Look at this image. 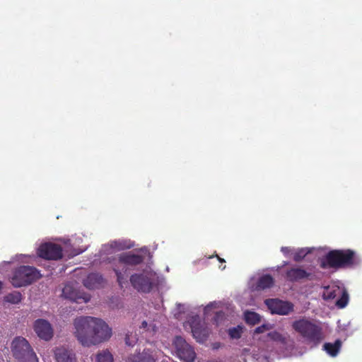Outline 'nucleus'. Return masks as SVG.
Listing matches in <instances>:
<instances>
[{"mask_svg":"<svg viewBox=\"0 0 362 362\" xmlns=\"http://www.w3.org/2000/svg\"><path fill=\"white\" fill-rule=\"evenodd\" d=\"M339 298L336 301V305L339 308H344L346 306L349 302V296L345 288H343L341 293L337 297Z\"/></svg>","mask_w":362,"mask_h":362,"instance_id":"23","label":"nucleus"},{"mask_svg":"<svg viewBox=\"0 0 362 362\" xmlns=\"http://www.w3.org/2000/svg\"><path fill=\"white\" fill-rule=\"evenodd\" d=\"M192 333L197 341L202 343L205 341L209 335V331L206 327L201 325L200 322L193 323L191 326Z\"/></svg>","mask_w":362,"mask_h":362,"instance_id":"16","label":"nucleus"},{"mask_svg":"<svg viewBox=\"0 0 362 362\" xmlns=\"http://www.w3.org/2000/svg\"><path fill=\"white\" fill-rule=\"evenodd\" d=\"M13 356L19 362H39L28 341L23 337H16L11 344Z\"/></svg>","mask_w":362,"mask_h":362,"instance_id":"5","label":"nucleus"},{"mask_svg":"<svg viewBox=\"0 0 362 362\" xmlns=\"http://www.w3.org/2000/svg\"><path fill=\"white\" fill-rule=\"evenodd\" d=\"M292 327L307 342L315 346L318 345L324 339L322 327L308 319L302 318L294 321Z\"/></svg>","mask_w":362,"mask_h":362,"instance_id":"4","label":"nucleus"},{"mask_svg":"<svg viewBox=\"0 0 362 362\" xmlns=\"http://www.w3.org/2000/svg\"><path fill=\"white\" fill-rule=\"evenodd\" d=\"M54 358L57 362H76L75 354L64 346L57 347L54 351Z\"/></svg>","mask_w":362,"mask_h":362,"instance_id":"14","label":"nucleus"},{"mask_svg":"<svg viewBox=\"0 0 362 362\" xmlns=\"http://www.w3.org/2000/svg\"><path fill=\"white\" fill-rule=\"evenodd\" d=\"M343 288L344 287L338 286L328 287L324 293V298L327 300H332L337 298L339 295H340V293H341Z\"/></svg>","mask_w":362,"mask_h":362,"instance_id":"20","label":"nucleus"},{"mask_svg":"<svg viewBox=\"0 0 362 362\" xmlns=\"http://www.w3.org/2000/svg\"><path fill=\"white\" fill-rule=\"evenodd\" d=\"M216 257H217V258H218V261H219V262H225V260H224L223 259L221 258V257H218V255H216Z\"/></svg>","mask_w":362,"mask_h":362,"instance_id":"34","label":"nucleus"},{"mask_svg":"<svg viewBox=\"0 0 362 362\" xmlns=\"http://www.w3.org/2000/svg\"><path fill=\"white\" fill-rule=\"evenodd\" d=\"M82 252H83L82 250H78H78H74L71 252V254H70V255H69V257H75V256H76V255H78L81 254Z\"/></svg>","mask_w":362,"mask_h":362,"instance_id":"32","label":"nucleus"},{"mask_svg":"<svg viewBox=\"0 0 362 362\" xmlns=\"http://www.w3.org/2000/svg\"><path fill=\"white\" fill-rule=\"evenodd\" d=\"M206 362H219V361H208Z\"/></svg>","mask_w":362,"mask_h":362,"instance_id":"35","label":"nucleus"},{"mask_svg":"<svg viewBox=\"0 0 362 362\" xmlns=\"http://www.w3.org/2000/svg\"><path fill=\"white\" fill-rule=\"evenodd\" d=\"M272 328V326L269 324H264L261 326H259L255 328L254 330V334H261L267 330H269Z\"/></svg>","mask_w":362,"mask_h":362,"instance_id":"29","label":"nucleus"},{"mask_svg":"<svg viewBox=\"0 0 362 362\" xmlns=\"http://www.w3.org/2000/svg\"><path fill=\"white\" fill-rule=\"evenodd\" d=\"M33 329L37 335L45 341L50 340L53 337V329L50 323L44 319H37L35 321Z\"/></svg>","mask_w":362,"mask_h":362,"instance_id":"11","label":"nucleus"},{"mask_svg":"<svg viewBox=\"0 0 362 362\" xmlns=\"http://www.w3.org/2000/svg\"><path fill=\"white\" fill-rule=\"evenodd\" d=\"M265 303L273 314L285 315L293 310V305L291 303L276 298L267 299Z\"/></svg>","mask_w":362,"mask_h":362,"instance_id":"10","label":"nucleus"},{"mask_svg":"<svg viewBox=\"0 0 362 362\" xmlns=\"http://www.w3.org/2000/svg\"><path fill=\"white\" fill-rule=\"evenodd\" d=\"M74 335L83 346H90L108 340L112 329L102 320L90 317H79L74 320Z\"/></svg>","mask_w":362,"mask_h":362,"instance_id":"1","label":"nucleus"},{"mask_svg":"<svg viewBox=\"0 0 362 362\" xmlns=\"http://www.w3.org/2000/svg\"><path fill=\"white\" fill-rule=\"evenodd\" d=\"M144 257L141 255L134 254L132 252H127L119 254L117 261L113 264V270L117 276V281L121 288L127 283V271L129 267H136L141 264Z\"/></svg>","mask_w":362,"mask_h":362,"instance_id":"3","label":"nucleus"},{"mask_svg":"<svg viewBox=\"0 0 362 362\" xmlns=\"http://www.w3.org/2000/svg\"><path fill=\"white\" fill-rule=\"evenodd\" d=\"M314 276L313 274L308 272L300 267H293L286 272V279L291 282H296L304 279L313 280Z\"/></svg>","mask_w":362,"mask_h":362,"instance_id":"13","label":"nucleus"},{"mask_svg":"<svg viewBox=\"0 0 362 362\" xmlns=\"http://www.w3.org/2000/svg\"><path fill=\"white\" fill-rule=\"evenodd\" d=\"M129 280L132 286L139 292L149 293L153 288L152 274L149 272L134 274Z\"/></svg>","mask_w":362,"mask_h":362,"instance_id":"7","label":"nucleus"},{"mask_svg":"<svg viewBox=\"0 0 362 362\" xmlns=\"http://www.w3.org/2000/svg\"><path fill=\"white\" fill-rule=\"evenodd\" d=\"M42 275L34 267L21 266L16 269L11 278V284L15 287H22L40 279Z\"/></svg>","mask_w":362,"mask_h":362,"instance_id":"6","label":"nucleus"},{"mask_svg":"<svg viewBox=\"0 0 362 362\" xmlns=\"http://www.w3.org/2000/svg\"><path fill=\"white\" fill-rule=\"evenodd\" d=\"M124 339L125 344L129 346H133L138 340L136 336L132 333H127Z\"/></svg>","mask_w":362,"mask_h":362,"instance_id":"28","label":"nucleus"},{"mask_svg":"<svg viewBox=\"0 0 362 362\" xmlns=\"http://www.w3.org/2000/svg\"><path fill=\"white\" fill-rule=\"evenodd\" d=\"M128 362H156L150 350H144L143 352L129 357Z\"/></svg>","mask_w":362,"mask_h":362,"instance_id":"17","label":"nucleus"},{"mask_svg":"<svg viewBox=\"0 0 362 362\" xmlns=\"http://www.w3.org/2000/svg\"><path fill=\"white\" fill-rule=\"evenodd\" d=\"M147 327V322L146 321H143L141 323V327L146 328Z\"/></svg>","mask_w":362,"mask_h":362,"instance_id":"33","label":"nucleus"},{"mask_svg":"<svg viewBox=\"0 0 362 362\" xmlns=\"http://www.w3.org/2000/svg\"><path fill=\"white\" fill-rule=\"evenodd\" d=\"M174 345L177 356L186 362H193L196 357L194 349L181 337H176Z\"/></svg>","mask_w":362,"mask_h":362,"instance_id":"8","label":"nucleus"},{"mask_svg":"<svg viewBox=\"0 0 362 362\" xmlns=\"http://www.w3.org/2000/svg\"><path fill=\"white\" fill-rule=\"evenodd\" d=\"M242 332L243 328L240 326H237L228 329V334L231 339H240L241 337Z\"/></svg>","mask_w":362,"mask_h":362,"instance_id":"26","label":"nucleus"},{"mask_svg":"<svg viewBox=\"0 0 362 362\" xmlns=\"http://www.w3.org/2000/svg\"><path fill=\"white\" fill-rule=\"evenodd\" d=\"M245 320L247 325H255L260 322L261 317L255 312L247 311L245 313Z\"/></svg>","mask_w":362,"mask_h":362,"instance_id":"22","label":"nucleus"},{"mask_svg":"<svg viewBox=\"0 0 362 362\" xmlns=\"http://www.w3.org/2000/svg\"><path fill=\"white\" fill-rule=\"evenodd\" d=\"M22 299V295L18 291H14L11 293H8L4 297V300L6 302L13 303V304H17L19 302H21Z\"/></svg>","mask_w":362,"mask_h":362,"instance_id":"25","label":"nucleus"},{"mask_svg":"<svg viewBox=\"0 0 362 362\" xmlns=\"http://www.w3.org/2000/svg\"><path fill=\"white\" fill-rule=\"evenodd\" d=\"M341 341L337 339L334 343H325L323 345L324 350L331 356H336L341 348Z\"/></svg>","mask_w":362,"mask_h":362,"instance_id":"19","label":"nucleus"},{"mask_svg":"<svg viewBox=\"0 0 362 362\" xmlns=\"http://www.w3.org/2000/svg\"><path fill=\"white\" fill-rule=\"evenodd\" d=\"M96 362H113L114 358L108 349L102 350L95 355Z\"/></svg>","mask_w":362,"mask_h":362,"instance_id":"21","label":"nucleus"},{"mask_svg":"<svg viewBox=\"0 0 362 362\" xmlns=\"http://www.w3.org/2000/svg\"><path fill=\"white\" fill-rule=\"evenodd\" d=\"M274 284V279L270 274H264L257 282V288L259 290L270 288Z\"/></svg>","mask_w":362,"mask_h":362,"instance_id":"18","label":"nucleus"},{"mask_svg":"<svg viewBox=\"0 0 362 362\" xmlns=\"http://www.w3.org/2000/svg\"><path fill=\"white\" fill-rule=\"evenodd\" d=\"M267 336L271 340L281 344L284 345L287 343V337L277 331L270 332L267 334Z\"/></svg>","mask_w":362,"mask_h":362,"instance_id":"24","label":"nucleus"},{"mask_svg":"<svg viewBox=\"0 0 362 362\" xmlns=\"http://www.w3.org/2000/svg\"><path fill=\"white\" fill-rule=\"evenodd\" d=\"M62 296L76 303H87L90 300V296L74 288L71 284H66L62 290Z\"/></svg>","mask_w":362,"mask_h":362,"instance_id":"12","label":"nucleus"},{"mask_svg":"<svg viewBox=\"0 0 362 362\" xmlns=\"http://www.w3.org/2000/svg\"><path fill=\"white\" fill-rule=\"evenodd\" d=\"M308 251L306 250L305 248H300L298 249L296 252L293 254V260L296 262H299L302 261L305 256L308 254Z\"/></svg>","mask_w":362,"mask_h":362,"instance_id":"27","label":"nucleus"},{"mask_svg":"<svg viewBox=\"0 0 362 362\" xmlns=\"http://www.w3.org/2000/svg\"><path fill=\"white\" fill-rule=\"evenodd\" d=\"M37 255L45 259L58 260L62 258V248L59 245L46 243L39 247Z\"/></svg>","mask_w":362,"mask_h":362,"instance_id":"9","label":"nucleus"},{"mask_svg":"<svg viewBox=\"0 0 362 362\" xmlns=\"http://www.w3.org/2000/svg\"><path fill=\"white\" fill-rule=\"evenodd\" d=\"M225 316V313L223 311L217 312L214 317V322L218 325L219 323V321H221Z\"/></svg>","mask_w":362,"mask_h":362,"instance_id":"30","label":"nucleus"},{"mask_svg":"<svg viewBox=\"0 0 362 362\" xmlns=\"http://www.w3.org/2000/svg\"><path fill=\"white\" fill-rule=\"evenodd\" d=\"M360 262L359 256L353 250H332L320 259V267L324 269L339 270L354 268Z\"/></svg>","mask_w":362,"mask_h":362,"instance_id":"2","label":"nucleus"},{"mask_svg":"<svg viewBox=\"0 0 362 362\" xmlns=\"http://www.w3.org/2000/svg\"><path fill=\"white\" fill-rule=\"evenodd\" d=\"M281 251L285 256H288L292 252V249L290 247H282Z\"/></svg>","mask_w":362,"mask_h":362,"instance_id":"31","label":"nucleus"},{"mask_svg":"<svg viewBox=\"0 0 362 362\" xmlns=\"http://www.w3.org/2000/svg\"><path fill=\"white\" fill-rule=\"evenodd\" d=\"M83 285L88 289L98 288L103 286L105 280L103 276L98 273H90L83 280Z\"/></svg>","mask_w":362,"mask_h":362,"instance_id":"15","label":"nucleus"}]
</instances>
